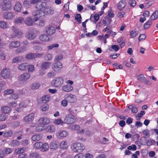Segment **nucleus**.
<instances>
[{
    "label": "nucleus",
    "mask_w": 158,
    "mask_h": 158,
    "mask_svg": "<svg viewBox=\"0 0 158 158\" xmlns=\"http://www.w3.org/2000/svg\"><path fill=\"white\" fill-rule=\"evenodd\" d=\"M130 34L131 38L135 37L138 34V32L132 31L130 32Z\"/></svg>",
    "instance_id": "6e6d98bb"
},
{
    "label": "nucleus",
    "mask_w": 158,
    "mask_h": 158,
    "mask_svg": "<svg viewBox=\"0 0 158 158\" xmlns=\"http://www.w3.org/2000/svg\"><path fill=\"white\" fill-rule=\"evenodd\" d=\"M51 64L49 62H44L41 64V68L43 69H46L48 68Z\"/></svg>",
    "instance_id": "5701e85b"
},
{
    "label": "nucleus",
    "mask_w": 158,
    "mask_h": 158,
    "mask_svg": "<svg viewBox=\"0 0 158 158\" xmlns=\"http://www.w3.org/2000/svg\"><path fill=\"white\" fill-rule=\"evenodd\" d=\"M34 114L31 113L24 118V122L26 123H28L32 120L34 118Z\"/></svg>",
    "instance_id": "2eb2a0df"
},
{
    "label": "nucleus",
    "mask_w": 158,
    "mask_h": 158,
    "mask_svg": "<svg viewBox=\"0 0 158 158\" xmlns=\"http://www.w3.org/2000/svg\"><path fill=\"white\" fill-rule=\"evenodd\" d=\"M126 6V2L125 0L121 1L118 4V9L121 10L124 8Z\"/></svg>",
    "instance_id": "a211bd4d"
},
{
    "label": "nucleus",
    "mask_w": 158,
    "mask_h": 158,
    "mask_svg": "<svg viewBox=\"0 0 158 158\" xmlns=\"http://www.w3.org/2000/svg\"><path fill=\"white\" fill-rule=\"evenodd\" d=\"M68 133L65 131H60L56 135L59 138H64L66 137L68 135Z\"/></svg>",
    "instance_id": "ddd939ff"
},
{
    "label": "nucleus",
    "mask_w": 158,
    "mask_h": 158,
    "mask_svg": "<svg viewBox=\"0 0 158 158\" xmlns=\"http://www.w3.org/2000/svg\"><path fill=\"white\" fill-rule=\"evenodd\" d=\"M34 57V54L32 53H29L26 56V58L27 59H31Z\"/></svg>",
    "instance_id": "680f3d73"
},
{
    "label": "nucleus",
    "mask_w": 158,
    "mask_h": 158,
    "mask_svg": "<svg viewBox=\"0 0 158 158\" xmlns=\"http://www.w3.org/2000/svg\"><path fill=\"white\" fill-rule=\"evenodd\" d=\"M22 6L19 2H16L14 6V10L16 11L20 12L21 10Z\"/></svg>",
    "instance_id": "bb28decb"
},
{
    "label": "nucleus",
    "mask_w": 158,
    "mask_h": 158,
    "mask_svg": "<svg viewBox=\"0 0 158 158\" xmlns=\"http://www.w3.org/2000/svg\"><path fill=\"white\" fill-rule=\"evenodd\" d=\"M34 19L31 17L27 18L24 22L25 24L29 26H32L35 24Z\"/></svg>",
    "instance_id": "6e6552de"
},
{
    "label": "nucleus",
    "mask_w": 158,
    "mask_h": 158,
    "mask_svg": "<svg viewBox=\"0 0 158 158\" xmlns=\"http://www.w3.org/2000/svg\"><path fill=\"white\" fill-rule=\"evenodd\" d=\"M20 45V43L19 41H12L10 44V46L12 48H17Z\"/></svg>",
    "instance_id": "412c9836"
},
{
    "label": "nucleus",
    "mask_w": 158,
    "mask_h": 158,
    "mask_svg": "<svg viewBox=\"0 0 158 158\" xmlns=\"http://www.w3.org/2000/svg\"><path fill=\"white\" fill-rule=\"evenodd\" d=\"M10 75V70L9 69L6 68L3 69L2 70L1 75L3 78H7Z\"/></svg>",
    "instance_id": "9b49d317"
},
{
    "label": "nucleus",
    "mask_w": 158,
    "mask_h": 158,
    "mask_svg": "<svg viewBox=\"0 0 158 158\" xmlns=\"http://www.w3.org/2000/svg\"><path fill=\"white\" fill-rule=\"evenodd\" d=\"M45 24V22L44 20H40L39 21V23H38V25L40 27L44 26Z\"/></svg>",
    "instance_id": "338daca9"
},
{
    "label": "nucleus",
    "mask_w": 158,
    "mask_h": 158,
    "mask_svg": "<svg viewBox=\"0 0 158 158\" xmlns=\"http://www.w3.org/2000/svg\"><path fill=\"white\" fill-rule=\"evenodd\" d=\"M66 100L68 102L71 103H73L75 101V99L73 96H68L66 97Z\"/></svg>",
    "instance_id": "ea45409f"
},
{
    "label": "nucleus",
    "mask_w": 158,
    "mask_h": 158,
    "mask_svg": "<svg viewBox=\"0 0 158 158\" xmlns=\"http://www.w3.org/2000/svg\"><path fill=\"white\" fill-rule=\"evenodd\" d=\"M46 5L45 2L39 1L36 5V8L38 9H44L45 7H46Z\"/></svg>",
    "instance_id": "f3484780"
},
{
    "label": "nucleus",
    "mask_w": 158,
    "mask_h": 158,
    "mask_svg": "<svg viewBox=\"0 0 158 158\" xmlns=\"http://www.w3.org/2000/svg\"><path fill=\"white\" fill-rule=\"evenodd\" d=\"M62 67V64L60 62H57L52 65L53 70L56 72L60 71Z\"/></svg>",
    "instance_id": "39448f33"
},
{
    "label": "nucleus",
    "mask_w": 158,
    "mask_h": 158,
    "mask_svg": "<svg viewBox=\"0 0 158 158\" xmlns=\"http://www.w3.org/2000/svg\"><path fill=\"white\" fill-rule=\"evenodd\" d=\"M128 4L132 7L135 6L136 4V2L135 0H129Z\"/></svg>",
    "instance_id": "13d9d810"
},
{
    "label": "nucleus",
    "mask_w": 158,
    "mask_h": 158,
    "mask_svg": "<svg viewBox=\"0 0 158 158\" xmlns=\"http://www.w3.org/2000/svg\"><path fill=\"white\" fill-rule=\"evenodd\" d=\"M142 132L146 136L148 137H149L150 136V131L148 129L143 130Z\"/></svg>",
    "instance_id": "bf43d9fd"
},
{
    "label": "nucleus",
    "mask_w": 158,
    "mask_h": 158,
    "mask_svg": "<svg viewBox=\"0 0 158 158\" xmlns=\"http://www.w3.org/2000/svg\"><path fill=\"white\" fill-rule=\"evenodd\" d=\"M24 6L27 8H30L31 6V3L29 1L25 0L23 3Z\"/></svg>",
    "instance_id": "c03bdc74"
},
{
    "label": "nucleus",
    "mask_w": 158,
    "mask_h": 158,
    "mask_svg": "<svg viewBox=\"0 0 158 158\" xmlns=\"http://www.w3.org/2000/svg\"><path fill=\"white\" fill-rule=\"evenodd\" d=\"M30 77V74L29 73H24L20 75L19 78V80L20 82H26L29 78Z\"/></svg>",
    "instance_id": "7ed1b4c3"
},
{
    "label": "nucleus",
    "mask_w": 158,
    "mask_h": 158,
    "mask_svg": "<svg viewBox=\"0 0 158 158\" xmlns=\"http://www.w3.org/2000/svg\"><path fill=\"white\" fill-rule=\"evenodd\" d=\"M39 123L45 127V126L48 124L50 123L49 119L46 118H40L38 121Z\"/></svg>",
    "instance_id": "1a4fd4ad"
},
{
    "label": "nucleus",
    "mask_w": 158,
    "mask_h": 158,
    "mask_svg": "<svg viewBox=\"0 0 158 158\" xmlns=\"http://www.w3.org/2000/svg\"><path fill=\"white\" fill-rule=\"evenodd\" d=\"M1 110L2 112L5 113H9L11 111V109L8 106H3L1 108Z\"/></svg>",
    "instance_id": "393cba45"
},
{
    "label": "nucleus",
    "mask_w": 158,
    "mask_h": 158,
    "mask_svg": "<svg viewBox=\"0 0 158 158\" xmlns=\"http://www.w3.org/2000/svg\"><path fill=\"white\" fill-rule=\"evenodd\" d=\"M158 17V11H156L154 12L150 16L151 20H154L156 19Z\"/></svg>",
    "instance_id": "f704fd0d"
},
{
    "label": "nucleus",
    "mask_w": 158,
    "mask_h": 158,
    "mask_svg": "<svg viewBox=\"0 0 158 158\" xmlns=\"http://www.w3.org/2000/svg\"><path fill=\"white\" fill-rule=\"evenodd\" d=\"M12 152V149L10 148H7L3 150V152L5 154H8Z\"/></svg>",
    "instance_id": "052dcab7"
},
{
    "label": "nucleus",
    "mask_w": 158,
    "mask_h": 158,
    "mask_svg": "<svg viewBox=\"0 0 158 158\" xmlns=\"http://www.w3.org/2000/svg\"><path fill=\"white\" fill-rule=\"evenodd\" d=\"M137 79L141 82L143 83L144 81H145L146 78L143 75L140 74L137 76Z\"/></svg>",
    "instance_id": "58836bf2"
},
{
    "label": "nucleus",
    "mask_w": 158,
    "mask_h": 158,
    "mask_svg": "<svg viewBox=\"0 0 158 158\" xmlns=\"http://www.w3.org/2000/svg\"><path fill=\"white\" fill-rule=\"evenodd\" d=\"M8 25L4 21L0 22V27L2 28H5L7 27Z\"/></svg>",
    "instance_id": "3c124183"
},
{
    "label": "nucleus",
    "mask_w": 158,
    "mask_h": 158,
    "mask_svg": "<svg viewBox=\"0 0 158 158\" xmlns=\"http://www.w3.org/2000/svg\"><path fill=\"white\" fill-rule=\"evenodd\" d=\"M45 32L48 35H51L53 34L55 32V29L54 27L50 25L45 27Z\"/></svg>",
    "instance_id": "20e7f679"
},
{
    "label": "nucleus",
    "mask_w": 158,
    "mask_h": 158,
    "mask_svg": "<svg viewBox=\"0 0 158 158\" xmlns=\"http://www.w3.org/2000/svg\"><path fill=\"white\" fill-rule=\"evenodd\" d=\"M24 19L21 17L16 18L14 20V23L17 24L22 23L23 22Z\"/></svg>",
    "instance_id": "72a5a7b5"
},
{
    "label": "nucleus",
    "mask_w": 158,
    "mask_h": 158,
    "mask_svg": "<svg viewBox=\"0 0 158 158\" xmlns=\"http://www.w3.org/2000/svg\"><path fill=\"white\" fill-rule=\"evenodd\" d=\"M42 138V136L41 134L37 133L33 135L31 137V139L34 141H38Z\"/></svg>",
    "instance_id": "4468645a"
},
{
    "label": "nucleus",
    "mask_w": 158,
    "mask_h": 158,
    "mask_svg": "<svg viewBox=\"0 0 158 158\" xmlns=\"http://www.w3.org/2000/svg\"><path fill=\"white\" fill-rule=\"evenodd\" d=\"M19 142L18 140H12L10 143L11 145L13 146H18L19 145Z\"/></svg>",
    "instance_id": "8fccbe9b"
},
{
    "label": "nucleus",
    "mask_w": 158,
    "mask_h": 158,
    "mask_svg": "<svg viewBox=\"0 0 158 158\" xmlns=\"http://www.w3.org/2000/svg\"><path fill=\"white\" fill-rule=\"evenodd\" d=\"M58 143L56 141H51L50 144V148L52 149H56L57 148Z\"/></svg>",
    "instance_id": "b1692460"
},
{
    "label": "nucleus",
    "mask_w": 158,
    "mask_h": 158,
    "mask_svg": "<svg viewBox=\"0 0 158 158\" xmlns=\"http://www.w3.org/2000/svg\"><path fill=\"white\" fill-rule=\"evenodd\" d=\"M28 66L27 63H23L19 64L18 66V69L21 71L26 70Z\"/></svg>",
    "instance_id": "aec40b11"
},
{
    "label": "nucleus",
    "mask_w": 158,
    "mask_h": 158,
    "mask_svg": "<svg viewBox=\"0 0 158 158\" xmlns=\"http://www.w3.org/2000/svg\"><path fill=\"white\" fill-rule=\"evenodd\" d=\"M40 39L43 41L46 42L49 40V38L48 36L46 35H43L40 36Z\"/></svg>",
    "instance_id": "c756f323"
},
{
    "label": "nucleus",
    "mask_w": 158,
    "mask_h": 158,
    "mask_svg": "<svg viewBox=\"0 0 158 158\" xmlns=\"http://www.w3.org/2000/svg\"><path fill=\"white\" fill-rule=\"evenodd\" d=\"M12 31L14 32L15 34V36L12 35L13 38H15V36L18 38H20L22 34V32L17 29V28L15 27H13L12 28Z\"/></svg>",
    "instance_id": "9d476101"
},
{
    "label": "nucleus",
    "mask_w": 158,
    "mask_h": 158,
    "mask_svg": "<svg viewBox=\"0 0 158 158\" xmlns=\"http://www.w3.org/2000/svg\"><path fill=\"white\" fill-rule=\"evenodd\" d=\"M24 150L23 148H19L16 149L15 151V153L16 154H19L24 152Z\"/></svg>",
    "instance_id": "603ef678"
},
{
    "label": "nucleus",
    "mask_w": 158,
    "mask_h": 158,
    "mask_svg": "<svg viewBox=\"0 0 158 158\" xmlns=\"http://www.w3.org/2000/svg\"><path fill=\"white\" fill-rule=\"evenodd\" d=\"M75 19L77 22L81 23V17L80 14H77L75 17Z\"/></svg>",
    "instance_id": "4d7b16f0"
},
{
    "label": "nucleus",
    "mask_w": 158,
    "mask_h": 158,
    "mask_svg": "<svg viewBox=\"0 0 158 158\" xmlns=\"http://www.w3.org/2000/svg\"><path fill=\"white\" fill-rule=\"evenodd\" d=\"M48 95H45L42 97L41 99V101L43 103H46L48 102L50 99Z\"/></svg>",
    "instance_id": "79ce46f5"
},
{
    "label": "nucleus",
    "mask_w": 158,
    "mask_h": 158,
    "mask_svg": "<svg viewBox=\"0 0 158 158\" xmlns=\"http://www.w3.org/2000/svg\"><path fill=\"white\" fill-rule=\"evenodd\" d=\"M35 34L33 32L28 33L27 35V37L30 39H33L35 38Z\"/></svg>",
    "instance_id": "a19ab883"
},
{
    "label": "nucleus",
    "mask_w": 158,
    "mask_h": 158,
    "mask_svg": "<svg viewBox=\"0 0 158 158\" xmlns=\"http://www.w3.org/2000/svg\"><path fill=\"white\" fill-rule=\"evenodd\" d=\"M156 143V141L153 139H150L147 142L148 145L150 146L152 145L155 144Z\"/></svg>",
    "instance_id": "0e129e2a"
},
{
    "label": "nucleus",
    "mask_w": 158,
    "mask_h": 158,
    "mask_svg": "<svg viewBox=\"0 0 158 158\" xmlns=\"http://www.w3.org/2000/svg\"><path fill=\"white\" fill-rule=\"evenodd\" d=\"M69 129L72 131H75L79 129L80 127L78 125H72L69 127Z\"/></svg>",
    "instance_id": "e433bc0d"
},
{
    "label": "nucleus",
    "mask_w": 158,
    "mask_h": 158,
    "mask_svg": "<svg viewBox=\"0 0 158 158\" xmlns=\"http://www.w3.org/2000/svg\"><path fill=\"white\" fill-rule=\"evenodd\" d=\"M71 148L75 152H81L85 149L84 146L79 143H75L71 145Z\"/></svg>",
    "instance_id": "f03ea898"
},
{
    "label": "nucleus",
    "mask_w": 158,
    "mask_h": 158,
    "mask_svg": "<svg viewBox=\"0 0 158 158\" xmlns=\"http://www.w3.org/2000/svg\"><path fill=\"white\" fill-rule=\"evenodd\" d=\"M24 60V58L22 56H17L13 58L12 62L13 63H20Z\"/></svg>",
    "instance_id": "6ab92c4d"
},
{
    "label": "nucleus",
    "mask_w": 158,
    "mask_h": 158,
    "mask_svg": "<svg viewBox=\"0 0 158 158\" xmlns=\"http://www.w3.org/2000/svg\"><path fill=\"white\" fill-rule=\"evenodd\" d=\"M73 87L70 85H67L63 86L62 88V90L66 92H69L73 89Z\"/></svg>",
    "instance_id": "4be33fe9"
},
{
    "label": "nucleus",
    "mask_w": 158,
    "mask_h": 158,
    "mask_svg": "<svg viewBox=\"0 0 158 158\" xmlns=\"http://www.w3.org/2000/svg\"><path fill=\"white\" fill-rule=\"evenodd\" d=\"M2 6V9L4 10H9L11 6V4L10 2L7 1H4L1 4Z\"/></svg>",
    "instance_id": "423d86ee"
},
{
    "label": "nucleus",
    "mask_w": 158,
    "mask_h": 158,
    "mask_svg": "<svg viewBox=\"0 0 158 158\" xmlns=\"http://www.w3.org/2000/svg\"><path fill=\"white\" fill-rule=\"evenodd\" d=\"M45 13L47 14L52 15L54 13L53 9L51 7H46L44 9Z\"/></svg>",
    "instance_id": "dca6fc26"
},
{
    "label": "nucleus",
    "mask_w": 158,
    "mask_h": 158,
    "mask_svg": "<svg viewBox=\"0 0 158 158\" xmlns=\"http://www.w3.org/2000/svg\"><path fill=\"white\" fill-rule=\"evenodd\" d=\"M65 121L68 124H72L75 121V117L73 115H69L66 116Z\"/></svg>",
    "instance_id": "0eeeda50"
},
{
    "label": "nucleus",
    "mask_w": 158,
    "mask_h": 158,
    "mask_svg": "<svg viewBox=\"0 0 158 158\" xmlns=\"http://www.w3.org/2000/svg\"><path fill=\"white\" fill-rule=\"evenodd\" d=\"M14 92V91L13 89H7L4 92V94H12Z\"/></svg>",
    "instance_id": "774afa93"
},
{
    "label": "nucleus",
    "mask_w": 158,
    "mask_h": 158,
    "mask_svg": "<svg viewBox=\"0 0 158 158\" xmlns=\"http://www.w3.org/2000/svg\"><path fill=\"white\" fill-rule=\"evenodd\" d=\"M52 58L51 54H46L44 56L45 60L46 61H48L51 60Z\"/></svg>",
    "instance_id": "864d4df0"
},
{
    "label": "nucleus",
    "mask_w": 158,
    "mask_h": 158,
    "mask_svg": "<svg viewBox=\"0 0 158 158\" xmlns=\"http://www.w3.org/2000/svg\"><path fill=\"white\" fill-rule=\"evenodd\" d=\"M64 79L61 77H59L55 78L52 82V86L56 87L61 86L63 84Z\"/></svg>",
    "instance_id": "f257e3e1"
},
{
    "label": "nucleus",
    "mask_w": 158,
    "mask_h": 158,
    "mask_svg": "<svg viewBox=\"0 0 158 158\" xmlns=\"http://www.w3.org/2000/svg\"><path fill=\"white\" fill-rule=\"evenodd\" d=\"M44 127L40 124V123H39V125H38L36 127V130L38 132H40L44 131Z\"/></svg>",
    "instance_id": "4c0bfd02"
},
{
    "label": "nucleus",
    "mask_w": 158,
    "mask_h": 158,
    "mask_svg": "<svg viewBox=\"0 0 158 158\" xmlns=\"http://www.w3.org/2000/svg\"><path fill=\"white\" fill-rule=\"evenodd\" d=\"M3 17L6 19H10L13 17V14L10 12H6L4 13Z\"/></svg>",
    "instance_id": "a878e982"
},
{
    "label": "nucleus",
    "mask_w": 158,
    "mask_h": 158,
    "mask_svg": "<svg viewBox=\"0 0 158 158\" xmlns=\"http://www.w3.org/2000/svg\"><path fill=\"white\" fill-rule=\"evenodd\" d=\"M13 134V132L11 130H9L7 131H6L4 133L3 136L5 137H10Z\"/></svg>",
    "instance_id": "49530a36"
},
{
    "label": "nucleus",
    "mask_w": 158,
    "mask_h": 158,
    "mask_svg": "<svg viewBox=\"0 0 158 158\" xmlns=\"http://www.w3.org/2000/svg\"><path fill=\"white\" fill-rule=\"evenodd\" d=\"M119 48V47L117 45H114L111 46V48H109V50L110 51H111L112 49H113L116 52L118 51Z\"/></svg>",
    "instance_id": "de8ad7c7"
},
{
    "label": "nucleus",
    "mask_w": 158,
    "mask_h": 158,
    "mask_svg": "<svg viewBox=\"0 0 158 158\" xmlns=\"http://www.w3.org/2000/svg\"><path fill=\"white\" fill-rule=\"evenodd\" d=\"M49 148L48 144L47 143H45L44 144L42 143V147H41V151L42 152H45Z\"/></svg>",
    "instance_id": "2f4dec72"
},
{
    "label": "nucleus",
    "mask_w": 158,
    "mask_h": 158,
    "mask_svg": "<svg viewBox=\"0 0 158 158\" xmlns=\"http://www.w3.org/2000/svg\"><path fill=\"white\" fill-rule=\"evenodd\" d=\"M26 50L24 47H21L17 48L16 50V52L17 54L21 53Z\"/></svg>",
    "instance_id": "a18cd8bd"
},
{
    "label": "nucleus",
    "mask_w": 158,
    "mask_h": 158,
    "mask_svg": "<svg viewBox=\"0 0 158 158\" xmlns=\"http://www.w3.org/2000/svg\"><path fill=\"white\" fill-rule=\"evenodd\" d=\"M19 94H12L10 97V98L11 99H16L19 97Z\"/></svg>",
    "instance_id": "e2e57ef3"
},
{
    "label": "nucleus",
    "mask_w": 158,
    "mask_h": 158,
    "mask_svg": "<svg viewBox=\"0 0 158 158\" xmlns=\"http://www.w3.org/2000/svg\"><path fill=\"white\" fill-rule=\"evenodd\" d=\"M40 86L39 83L38 82L33 83L31 85V88L33 89H36L39 88Z\"/></svg>",
    "instance_id": "c85d7f7f"
},
{
    "label": "nucleus",
    "mask_w": 158,
    "mask_h": 158,
    "mask_svg": "<svg viewBox=\"0 0 158 158\" xmlns=\"http://www.w3.org/2000/svg\"><path fill=\"white\" fill-rule=\"evenodd\" d=\"M68 147L67 143L65 141H62L60 143V149H65Z\"/></svg>",
    "instance_id": "7c9ffc66"
},
{
    "label": "nucleus",
    "mask_w": 158,
    "mask_h": 158,
    "mask_svg": "<svg viewBox=\"0 0 158 158\" xmlns=\"http://www.w3.org/2000/svg\"><path fill=\"white\" fill-rule=\"evenodd\" d=\"M152 24V21L151 20H148L144 25V28L145 29H147Z\"/></svg>",
    "instance_id": "37998d69"
},
{
    "label": "nucleus",
    "mask_w": 158,
    "mask_h": 158,
    "mask_svg": "<svg viewBox=\"0 0 158 158\" xmlns=\"http://www.w3.org/2000/svg\"><path fill=\"white\" fill-rule=\"evenodd\" d=\"M30 157L32 158H39L40 157V155L38 152H33L30 155Z\"/></svg>",
    "instance_id": "c9c22d12"
},
{
    "label": "nucleus",
    "mask_w": 158,
    "mask_h": 158,
    "mask_svg": "<svg viewBox=\"0 0 158 158\" xmlns=\"http://www.w3.org/2000/svg\"><path fill=\"white\" fill-rule=\"evenodd\" d=\"M27 69H28V71L29 72H31L34 71L35 67L33 65H28V64Z\"/></svg>",
    "instance_id": "09e8293b"
},
{
    "label": "nucleus",
    "mask_w": 158,
    "mask_h": 158,
    "mask_svg": "<svg viewBox=\"0 0 158 158\" xmlns=\"http://www.w3.org/2000/svg\"><path fill=\"white\" fill-rule=\"evenodd\" d=\"M64 123V122L60 118L57 119L55 120L54 122V123L56 124H57V125H59V124L63 125Z\"/></svg>",
    "instance_id": "5fc2aeb1"
},
{
    "label": "nucleus",
    "mask_w": 158,
    "mask_h": 158,
    "mask_svg": "<svg viewBox=\"0 0 158 158\" xmlns=\"http://www.w3.org/2000/svg\"><path fill=\"white\" fill-rule=\"evenodd\" d=\"M45 14V12L44 10L43 11L41 10L40 11H38L37 16L35 18L34 21L35 22H36L38 19H43L44 18Z\"/></svg>",
    "instance_id": "f8f14e48"
},
{
    "label": "nucleus",
    "mask_w": 158,
    "mask_h": 158,
    "mask_svg": "<svg viewBox=\"0 0 158 158\" xmlns=\"http://www.w3.org/2000/svg\"><path fill=\"white\" fill-rule=\"evenodd\" d=\"M46 130L48 132L50 133H52L55 130V128L54 126H48L46 129Z\"/></svg>",
    "instance_id": "473e14b6"
},
{
    "label": "nucleus",
    "mask_w": 158,
    "mask_h": 158,
    "mask_svg": "<svg viewBox=\"0 0 158 158\" xmlns=\"http://www.w3.org/2000/svg\"><path fill=\"white\" fill-rule=\"evenodd\" d=\"M42 145V142H37L33 145V148L35 149H39L41 148Z\"/></svg>",
    "instance_id": "cd10ccee"
},
{
    "label": "nucleus",
    "mask_w": 158,
    "mask_h": 158,
    "mask_svg": "<svg viewBox=\"0 0 158 158\" xmlns=\"http://www.w3.org/2000/svg\"><path fill=\"white\" fill-rule=\"evenodd\" d=\"M7 117L5 114H0V120L4 121L7 118Z\"/></svg>",
    "instance_id": "69168bd1"
}]
</instances>
